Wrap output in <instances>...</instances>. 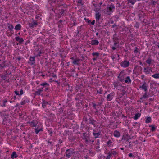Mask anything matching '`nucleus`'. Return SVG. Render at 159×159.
Listing matches in <instances>:
<instances>
[{
	"mask_svg": "<svg viewBox=\"0 0 159 159\" xmlns=\"http://www.w3.org/2000/svg\"><path fill=\"white\" fill-rule=\"evenodd\" d=\"M101 16V14L99 12L96 13L95 14V18L97 22H98L99 21Z\"/></svg>",
	"mask_w": 159,
	"mask_h": 159,
	"instance_id": "nucleus-22",
	"label": "nucleus"
},
{
	"mask_svg": "<svg viewBox=\"0 0 159 159\" xmlns=\"http://www.w3.org/2000/svg\"><path fill=\"white\" fill-rule=\"evenodd\" d=\"M157 46H158V48H159V45Z\"/></svg>",
	"mask_w": 159,
	"mask_h": 159,
	"instance_id": "nucleus-64",
	"label": "nucleus"
},
{
	"mask_svg": "<svg viewBox=\"0 0 159 159\" xmlns=\"http://www.w3.org/2000/svg\"><path fill=\"white\" fill-rule=\"evenodd\" d=\"M18 156V155L15 152H13L12 154L11 155V158L13 159L17 158Z\"/></svg>",
	"mask_w": 159,
	"mask_h": 159,
	"instance_id": "nucleus-25",
	"label": "nucleus"
},
{
	"mask_svg": "<svg viewBox=\"0 0 159 159\" xmlns=\"http://www.w3.org/2000/svg\"><path fill=\"white\" fill-rule=\"evenodd\" d=\"M40 85L43 87V88H45V90H47L48 89V87L49 84L48 83L46 82H43L42 83L40 84Z\"/></svg>",
	"mask_w": 159,
	"mask_h": 159,
	"instance_id": "nucleus-16",
	"label": "nucleus"
},
{
	"mask_svg": "<svg viewBox=\"0 0 159 159\" xmlns=\"http://www.w3.org/2000/svg\"><path fill=\"white\" fill-rule=\"evenodd\" d=\"M129 64V62L128 61L125 60L122 61L121 63V66L124 68L128 67Z\"/></svg>",
	"mask_w": 159,
	"mask_h": 159,
	"instance_id": "nucleus-8",
	"label": "nucleus"
},
{
	"mask_svg": "<svg viewBox=\"0 0 159 159\" xmlns=\"http://www.w3.org/2000/svg\"><path fill=\"white\" fill-rule=\"evenodd\" d=\"M139 87L140 88H141L142 90H144L145 92L147 90V84L145 82H144L142 86H140Z\"/></svg>",
	"mask_w": 159,
	"mask_h": 159,
	"instance_id": "nucleus-17",
	"label": "nucleus"
},
{
	"mask_svg": "<svg viewBox=\"0 0 159 159\" xmlns=\"http://www.w3.org/2000/svg\"><path fill=\"white\" fill-rule=\"evenodd\" d=\"M97 93H99L100 94H101L102 93V90L101 89L99 90H98L97 91Z\"/></svg>",
	"mask_w": 159,
	"mask_h": 159,
	"instance_id": "nucleus-44",
	"label": "nucleus"
},
{
	"mask_svg": "<svg viewBox=\"0 0 159 159\" xmlns=\"http://www.w3.org/2000/svg\"><path fill=\"white\" fill-rule=\"evenodd\" d=\"M92 55L93 56H96L98 57L99 56V54L97 52H93L92 53Z\"/></svg>",
	"mask_w": 159,
	"mask_h": 159,
	"instance_id": "nucleus-39",
	"label": "nucleus"
},
{
	"mask_svg": "<svg viewBox=\"0 0 159 159\" xmlns=\"http://www.w3.org/2000/svg\"><path fill=\"white\" fill-rule=\"evenodd\" d=\"M151 118L150 117L147 116L146 117V120H145V123H148L151 122Z\"/></svg>",
	"mask_w": 159,
	"mask_h": 159,
	"instance_id": "nucleus-32",
	"label": "nucleus"
},
{
	"mask_svg": "<svg viewBox=\"0 0 159 159\" xmlns=\"http://www.w3.org/2000/svg\"><path fill=\"white\" fill-rule=\"evenodd\" d=\"M121 149L122 150H123L124 149V148H121Z\"/></svg>",
	"mask_w": 159,
	"mask_h": 159,
	"instance_id": "nucleus-61",
	"label": "nucleus"
},
{
	"mask_svg": "<svg viewBox=\"0 0 159 159\" xmlns=\"http://www.w3.org/2000/svg\"><path fill=\"white\" fill-rule=\"evenodd\" d=\"M152 62V60L150 59H148L146 61V62L147 63L149 64H151Z\"/></svg>",
	"mask_w": 159,
	"mask_h": 159,
	"instance_id": "nucleus-38",
	"label": "nucleus"
},
{
	"mask_svg": "<svg viewBox=\"0 0 159 159\" xmlns=\"http://www.w3.org/2000/svg\"><path fill=\"white\" fill-rule=\"evenodd\" d=\"M117 152L116 151H115L113 149H112L108 153L107 155H109L111 157V156H114L117 155Z\"/></svg>",
	"mask_w": 159,
	"mask_h": 159,
	"instance_id": "nucleus-10",
	"label": "nucleus"
},
{
	"mask_svg": "<svg viewBox=\"0 0 159 159\" xmlns=\"http://www.w3.org/2000/svg\"><path fill=\"white\" fill-rule=\"evenodd\" d=\"M149 127H151V131L152 132H153L155 131L156 129V127H155L154 125H149Z\"/></svg>",
	"mask_w": 159,
	"mask_h": 159,
	"instance_id": "nucleus-33",
	"label": "nucleus"
},
{
	"mask_svg": "<svg viewBox=\"0 0 159 159\" xmlns=\"http://www.w3.org/2000/svg\"><path fill=\"white\" fill-rule=\"evenodd\" d=\"M64 12V10H61V11L60 12V13L61 15H63Z\"/></svg>",
	"mask_w": 159,
	"mask_h": 159,
	"instance_id": "nucleus-46",
	"label": "nucleus"
},
{
	"mask_svg": "<svg viewBox=\"0 0 159 159\" xmlns=\"http://www.w3.org/2000/svg\"><path fill=\"white\" fill-rule=\"evenodd\" d=\"M115 93L114 92H111L110 94L107 95L106 99L107 101H111L114 98Z\"/></svg>",
	"mask_w": 159,
	"mask_h": 159,
	"instance_id": "nucleus-3",
	"label": "nucleus"
},
{
	"mask_svg": "<svg viewBox=\"0 0 159 159\" xmlns=\"http://www.w3.org/2000/svg\"><path fill=\"white\" fill-rule=\"evenodd\" d=\"M141 115V113H137L135 115L133 118L134 120H137L140 117Z\"/></svg>",
	"mask_w": 159,
	"mask_h": 159,
	"instance_id": "nucleus-28",
	"label": "nucleus"
},
{
	"mask_svg": "<svg viewBox=\"0 0 159 159\" xmlns=\"http://www.w3.org/2000/svg\"><path fill=\"white\" fill-rule=\"evenodd\" d=\"M129 2L132 5L134 4L136 2V0H128Z\"/></svg>",
	"mask_w": 159,
	"mask_h": 159,
	"instance_id": "nucleus-35",
	"label": "nucleus"
},
{
	"mask_svg": "<svg viewBox=\"0 0 159 159\" xmlns=\"http://www.w3.org/2000/svg\"><path fill=\"white\" fill-rule=\"evenodd\" d=\"M116 27V24H114L112 25L113 28H115V27Z\"/></svg>",
	"mask_w": 159,
	"mask_h": 159,
	"instance_id": "nucleus-56",
	"label": "nucleus"
},
{
	"mask_svg": "<svg viewBox=\"0 0 159 159\" xmlns=\"http://www.w3.org/2000/svg\"><path fill=\"white\" fill-rule=\"evenodd\" d=\"M7 102V99H5L2 101H1L0 105L2 107H5L6 106V104Z\"/></svg>",
	"mask_w": 159,
	"mask_h": 159,
	"instance_id": "nucleus-21",
	"label": "nucleus"
},
{
	"mask_svg": "<svg viewBox=\"0 0 159 159\" xmlns=\"http://www.w3.org/2000/svg\"><path fill=\"white\" fill-rule=\"evenodd\" d=\"M96 104H95V103H93V107L94 108H96Z\"/></svg>",
	"mask_w": 159,
	"mask_h": 159,
	"instance_id": "nucleus-54",
	"label": "nucleus"
},
{
	"mask_svg": "<svg viewBox=\"0 0 159 159\" xmlns=\"http://www.w3.org/2000/svg\"><path fill=\"white\" fill-rule=\"evenodd\" d=\"M125 75L124 73L121 71L118 76L119 80L121 82H123Z\"/></svg>",
	"mask_w": 159,
	"mask_h": 159,
	"instance_id": "nucleus-6",
	"label": "nucleus"
},
{
	"mask_svg": "<svg viewBox=\"0 0 159 159\" xmlns=\"http://www.w3.org/2000/svg\"><path fill=\"white\" fill-rule=\"evenodd\" d=\"M10 103H11L12 102V101H10Z\"/></svg>",
	"mask_w": 159,
	"mask_h": 159,
	"instance_id": "nucleus-63",
	"label": "nucleus"
},
{
	"mask_svg": "<svg viewBox=\"0 0 159 159\" xmlns=\"http://www.w3.org/2000/svg\"><path fill=\"white\" fill-rule=\"evenodd\" d=\"M124 82L125 83L128 84L130 83L131 82V80L129 76H127L125 78V79H124Z\"/></svg>",
	"mask_w": 159,
	"mask_h": 159,
	"instance_id": "nucleus-20",
	"label": "nucleus"
},
{
	"mask_svg": "<svg viewBox=\"0 0 159 159\" xmlns=\"http://www.w3.org/2000/svg\"><path fill=\"white\" fill-rule=\"evenodd\" d=\"M49 3L52 7H54L55 5L57 4L58 3V0H49Z\"/></svg>",
	"mask_w": 159,
	"mask_h": 159,
	"instance_id": "nucleus-14",
	"label": "nucleus"
},
{
	"mask_svg": "<svg viewBox=\"0 0 159 159\" xmlns=\"http://www.w3.org/2000/svg\"><path fill=\"white\" fill-rule=\"evenodd\" d=\"M42 106L43 107H48L50 104L47 102L44 101L43 102L42 104Z\"/></svg>",
	"mask_w": 159,
	"mask_h": 159,
	"instance_id": "nucleus-26",
	"label": "nucleus"
},
{
	"mask_svg": "<svg viewBox=\"0 0 159 159\" xmlns=\"http://www.w3.org/2000/svg\"><path fill=\"white\" fill-rule=\"evenodd\" d=\"M89 43L92 45H98L99 43L98 40H90Z\"/></svg>",
	"mask_w": 159,
	"mask_h": 159,
	"instance_id": "nucleus-24",
	"label": "nucleus"
},
{
	"mask_svg": "<svg viewBox=\"0 0 159 159\" xmlns=\"http://www.w3.org/2000/svg\"><path fill=\"white\" fill-rule=\"evenodd\" d=\"M23 91L22 89H21L20 90V95H22L23 94Z\"/></svg>",
	"mask_w": 159,
	"mask_h": 159,
	"instance_id": "nucleus-45",
	"label": "nucleus"
},
{
	"mask_svg": "<svg viewBox=\"0 0 159 159\" xmlns=\"http://www.w3.org/2000/svg\"><path fill=\"white\" fill-rule=\"evenodd\" d=\"M38 25V23L36 21L33 20L32 22L29 24V26L31 28L36 27Z\"/></svg>",
	"mask_w": 159,
	"mask_h": 159,
	"instance_id": "nucleus-13",
	"label": "nucleus"
},
{
	"mask_svg": "<svg viewBox=\"0 0 159 159\" xmlns=\"http://www.w3.org/2000/svg\"><path fill=\"white\" fill-rule=\"evenodd\" d=\"M97 58V57H94L93 58V61H95V60H96Z\"/></svg>",
	"mask_w": 159,
	"mask_h": 159,
	"instance_id": "nucleus-55",
	"label": "nucleus"
},
{
	"mask_svg": "<svg viewBox=\"0 0 159 159\" xmlns=\"http://www.w3.org/2000/svg\"><path fill=\"white\" fill-rule=\"evenodd\" d=\"M117 35V34L116 33H115V34L113 35V39H114L116 40V36Z\"/></svg>",
	"mask_w": 159,
	"mask_h": 159,
	"instance_id": "nucleus-47",
	"label": "nucleus"
},
{
	"mask_svg": "<svg viewBox=\"0 0 159 159\" xmlns=\"http://www.w3.org/2000/svg\"><path fill=\"white\" fill-rule=\"evenodd\" d=\"M107 145L108 147H112L113 146V144L111 140H109L107 142Z\"/></svg>",
	"mask_w": 159,
	"mask_h": 159,
	"instance_id": "nucleus-27",
	"label": "nucleus"
},
{
	"mask_svg": "<svg viewBox=\"0 0 159 159\" xmlns=\"http://www.w3.org/2000/svg\"><path fill=\"white\" fill-rule=\"evenodd\" d=\"M28 63L31 65L34 64L35 63V57H30L29 59Z\"/></svg>",
	"mask_w": 159,
	"mask_h": 159,
	"instance_id": "nucleus-9",
	"label": "nucleus"
},
{
	"mask_svg": "<svg viewBox=\"0 0 159 159\" xmlns=\"http://www.w3.org/2000/svg\"><path fill=\"white\" fill-rule=\"evenodd\" d=\"M44 52L42 49V48H39L38 50H35V54L37 56H40L41 54Z\"/></svg>",
	"mask_w": 159,
	"mask_h": 159,
	"instance_id": "nucleus-12",
	"label": "nucleus"
},
{
	"mask_svg": "<svg viewBox=\"0 0 159 159\" xmlns=\"http://www.w3.org/2000/svg\"><path fill=\"white\" fill-rule=\"evenodd\" d=\"M16 40H20V38L18 36H17L15 37Z\"/></svg>",
	"mask_w": 159,
	"mask_h": 159,
	"instance_id": "nucleus-52",
	"label": "nucleus"
},
{
	"mask_svg": "<svg viewBox=\"0 0 159 159\" xmlns=\"http://www.w3.org/2000/svg\"><path fill=\"white\" fill-rule=\"evenodd\" d=\"M14 93H15V94H16V95H18V96L20 95V93H19V91H17L16 90H15L14 91Z\"/></svg>",
	"mask_w": 159,
	"mask_h": 159,
	"instance_id": "nucleus-40",
	"label": "nucleus"
},
{
	"mask_svg": "<svg viewBox=\"0 0 159 159\" xmlns=\"http://www.w3.org/2000/svg\"><path fill=\"white\" fill-rule=\"evenodd\" d=\"M62 22H63L62 20H60L58 23H61Z\"/></svg>",
	"mask_w": 159,
	"mask_h": 159,
	"instance_id": "nucleus-53",
	"label": "nucleus"
},
{
	"mask_svg": "<svg viewBox=\"0 0 159 159\" xmlns=\"http://www.w3.org/2000/svg\"><path fill=\"white\" fill-rule=\"evenodd\" d=\"M113 135L114 137L117 138H118L120 136V133L117 130H115L114 131Z\"/></svg>",
	"mask_w": 159,
	"mask_h": 159,
	"instance_id": "nucleus-23",
	"label": "nucleus"
},
{
	"mask_svg": "<svg viewBox=\"0 0 159 159\" xmlns=\"http://www.w3.org/2000/svg\"><path fill=\"white\" fill-rule=\"evenodd\" d=\"M30 126L31 127H36L38 123V122L37 120H34L32 121H29L28 122Z\"/></svg>",
	"mask_w": 159,
	"mask_h": 159,
	"instance_id": "nucleus-5",
	"label": "nucleus"
},
{
	"mask_svg": "<svg viewBox=\"0 0 159 159\" xmlns=\"http://www.w3.org/2000/svg\"><path fill=\"white\" fill-rule=\"evenodd\" d=\"M35 132L36 134L40 131H42L43 130V126L42 124H38L37 128H35Z\"/></svg>",
	"mask_w": 159,
	"mask_h": 159,
	"instance_id": "nucleus-4",
	"label": "nucleus"
},
{
	"mask_svg": "<svg viewBox=\"0 0 159 159\" xmlns=\"http://www.w3.org/2000/svg\"><path fill=\"white\" fill-rule=\"evenodd\" d=\"M43 91V88H42L37 89L35 91V94L36 95H39Z\"/></svg>",
	"mask_w": 159,
	"mask_h": 159,
	"instance_id": "nucleus-18",
	"label": "nucleus"
},
{
	"mask_svg": "<svg viewBox=\"0 0 159 159\" xmlns=\"http://www.w3.org/2000/svg\"><path fill=\"white\" fill-rule=\"evenodd\" d=\"M82 1V0H78V3L81 4Z\"/></svg>",
	"mask_w": 159,
	"mask_h": 159,
	"instance_id": "nucleus-49",
	"label": "nucleus"
},
{
	"mask_svg": "<svg viewBox=\"0 0 159 159\" xmlns=\"http://www.w3.org/2000/svg\"><path fill=\"white\" fill-rule=\"evenodd\" d=\"M144 77H145V76L143 75H142L141 76V78L143 79L144 78Z\"/></svg>",
	"mask_w": 159,
	"mask_h": 159,
	"instance_id": "nucleus-51",
	"label": "nucleus"
},
{
	"mask_svg": "<svg viewBox=\"0 0 159 159\" xmlns=\"http://www.w3.org/2000/svg\"><path fill=\"white\" fill-rule=\"evenodd\" d=\"M20 43L22 42L23 41V40H20Z\"/></svg>",
	"mask_w": 159,
	"mask_h": 159,
	"instance_id": "nucleus-60",
	"label": "nucleus"
},
{
	"mask_svg": "<svg viewBox=\"0 0 159 159\" xmlns=\"http://www.w3.org/2000/svg\"><path fill=\"white\" fill-rule=\"evenodd\" d=\"M20 40H23V39L22 38H21L20 39Z\"/></svg>",
	"mask_w": 159,
	"mask_h": 159,
	"instance_id": "nucleus-62",
	"label": "nucleus"
},
{
	"mask_svg": "<svg viewBox=\"0 0 159 159\" xmlns=\"http://www.w3.org/2000/svg\"><path fill=\"white\" fill-rule=\"evenodd\" d=\"M95 20H93L92 21V22H91L90 23H91V24L92 25H94L95 24Z\"/></svg>",
	"mask_w": 159,
	"mask_h": 159,
	"instance_id": "nucleus-48",
	"label": "nucleus"
},
{
	"mask_svg": "<svg viewBox=\"0 0 159 159\" xmlns=\"http://www.w3.org/2000/svg\"><path fill=\"white\" fill-rule=\"evenodd\" d=\"M75 155V152L73 149H70L66 150L65 153V156L66 157L69 158L71 157H74Z\"/></svg>",
	"mask_w": 159,
	"mask_h": 159,
	"instance_id": "nucleus-2",
	"label": "nucleus"
},
{
	"mask_svg": "<svg viewBox=\"0 0 159 159\" xmlns=\"http://www.w3.org/2000/svg\"><path fill=\"white\" fill-rule=\"evenodd\" d=\"M21 27V25L19 24H18L15 26V29L16 30H20Z\"/></svg>",
	"mask_w": 159,
	"mask_h": 159,
	"instance_id": "nucleus-31",
	"label": "nucleus"
},
{
	"mask_svg": "<svg viewBox=\"0 0 159 159\" xmlns=\"http://www.w3.org/2000/svg\"><path fill=\"white\" fill-rule=\"evenodd\" d=\"M148 97V95L146 94H144L142 97L141 98V99H142L143 98H146Z\"/></svg>",
	"mask_w": 159,
	"mask_h": 159,
	"instance_id": "nucleus-36",
	"label": "nucleus"
},
{
	"mask_svg": "<svg viewBox=\"0 0 159 159\" xmlns=\"http://www.w3.org/2000/svg\"><path fill=\"white\" fill-rule=\"evenodd\" d=\"M112 49L113 50H115V49H116V48L115 47H112Z\"/></svg>",
	"mask_w": 159,
	"mask_h": 159,
	"instance_id": "nucleus-58",
	"label": "nucleus"
},
{
	"mask_svg": "<svg viewBox=\"0 0 159 159\" xmlns=\"http://www.w3.org/2000/svg\"><path fill=\"white\" fill-rule=\"evenodd\" d=\"M111 157H109V155H107L106 159H110Z\"/></svg>",
	"mask_w": 159,
	"mask_h": 159,
	"instance_id": "nucleus-50",
	"label": "nucleus"
},
{
	"mask_svg": "<svg viewBox=\"0 0 159 159\" xmlns=\"http://www.w3.org/2000/svg\"><path fill=\"white\" fill-rule=\"evenodd\" d=\"M152 77L155 79H159V73L154 74L152 75Z\"/></svg>",
	"mask_w": 159,
	"mask_h": 159,
	"instance_id": "nucleus-30",
	"label": "nucleus"
},
{
	"mask_svg": "<svg viewBox=\"0 0 159 159\" xmlns=\"http://www.w3.org/2000/svg\"><path fill=\"white\" fill-rule=\"evenodd\" d=\"M134 27L137 28H139V23L137 22H136V24H135Z\"/></svg>",
	"mask_w": 159,
	"mask_h": 159,
	"instance_id": "nucleus-42",
	"label": "nucleus"
},
{
	"mask_svg": "<svg viewBox=\"0 0 159 159\" xmlns=\"http://www.w3.org/2000/svg\"><path fill=\"white\" fill-rule=\"evenodd\" d=\"M113 84L114 87L118 90H120L121 89L122 86L121 84L119 82H114Z\"/></svg>",
	"mask_w": 159,
	"mask_h": 159,
	"instance_id": "nucleus-7",
	"label": "nucleus"
},
{
	"mask_svg": "<svg viewBox=\"0 0 159 159\" xmlns=\"http://www.w3.org/2000/svg\"><path fill=\"white\" fill-rule=\"evenodd\" d=\"M71 59H72V60H74V59H74V57H71Z\"/></svg>",
	"mask_w": 159,
	"mask_h": 159,
	"instance_id": "nucleus-59",
	"label": "nucleus"
},
{
	"mask_svg": "<svg viewBox=\"0 0 159 159\" xmlns=\"http://www.w3.org/2000/svg\"><path fill=\"white\" fill-rule=\"evenodd\" d=\"M106 14L107 15H110L114 11L115 6L112 3L107 6L106 7Z\"/></svg>",
	"mask_w": 159,
	"mask_h": 159,
	"instance_id": "nucleus-1",
	"label": "nucleus"
},
{
	"mask_svg": "<svg viewBox=\"0 0 159 159\" xmlns=\"http://www.w3.org/2000/svg\"><path fill=\"white\" fill-rule=\"evenodd\" d=\"M93 134L95 138H98L99 136L100 135V132H98L97 133H96L95 132H94L93 133Z\"/></svg>",
	"mask_w": 159,
	"mask_h": 159,
	"instance_id": "nucleus-29",
	"label": "nucleus"
},
{
	"mask_svg": "<svg viewBox=\"0 0 159 159\" xmlns=\"http://www.w3.org/2000/svg\"><path fill=\"white\" fill-rule=\"evenodd\" d=\"M30 101L26 97H24L23 98L20 102V104L21 105H24L26 103L29 102Z\"/></svg>",
	"mask_w": 159,
	"mask_h": 159,
	"instance_id": "nucleus-11",
	"label": "nucleus"
},
{
	"mask_svg": "<svg viewBox=\"0 0 159 159\" xmlns=\"http://www.w3.org/2000/svg\"><path fill=\"white\" fill-rule=\"evenodd\" d=\"M77 25V24L76 23H75V22H74L73 23V26H75Z\"/></svg>",
	"mask_w": 159,
	"mask_h": 159,
	"instance_id": "nucleus-57",
	"label": "nucleus"
},
{
	"mask_svg": "<svg viewBox=\"0 0 159 159\" xmlns=\"http://www.w3.org/2000/svg\"><path fill=\"white\" fill-rule=\"evenodd\" d=\"M128 156L129 157L131 158V157H134L135 158V156H134L133 154L132 153H130L128 154Z\"/></svg>",
	"mask_w": 159,
	"mask_h": 159,
	"instance_id": "nucleus-37",
	"label": "nucleus"
},
{
	"mask_svg": "<svg viewBox=\"0 0 159 159\" xmlns=\"http://www.w3.org/2000/svg\"><path fill=\"white\" fill-rule=\"evenodd\" d=\"M84 19L86 22H87V23H88L89 24L90 23L91 20H89V19H86V18H85Z\"/></svg>",
	"mask_w": 159,
	"mask_h": 159,
	"instance_id": "nucleus-41",
	"label": "nucleus"
},
{
	"mask_svg": "<svg viewBox=\"0 0 159 159\" xmlns=\"http://www.w3.org/2000/svg\"><path fill=\"white\" fill-rule=\"evenodd\" d=\"M7 26L8 29L11 31L14 28V27L12 25L7 23Z\"/></svg>",
	"mask_w": 159,
	"mask_h": 159,
	"instance_id": "nucleus-34",
	"label": "nucleus"
},
{
	"mask_svg": "<svg viewBox=\"0 0 159 159\" xmlns=\"http://www.w3.org/2000/svg\"><path fill=\"white\" fill-rule=\"evenodd\" d=\"M81 60L79 58H76L72 61V63L74 65H79Z\"/></svg>",
	"mask_w": 159,
	"mask_h": 159,
	"instance_id": "nucleus-19",
	"label": "nucleus"
},
{
	"mask_svg": "<svg viewBox=\"0 0 159 159\" xmlns=\"http://www.w3.org/2000/svg\"><path fill=\"white\" fill-rule=\"evenodd\" d=\"M151 71V68L150 67H147L144 68L143 71L146 74H149Z\"/></svg>",
	"mask_w": 159,
	"mask_h": 159,
	"instance_id": "nucleus-15",
	"label": "nucleus"
},
{
	"mask_svg": "<svg viewBox=\"0 0 159 159\" xmlns=\"http://www.w3.org/2000/svg\"><path fill=\"white\" fill-rule=\"evenodd\" d=\"M134 53L136 54L139 53V51L136 49L134 50Z\"/></svg>",
	"mask_w": 159,
	"mask_h": 159,
	"instance_id": "nucleus-43",
	"label": "nucleus"
}]
</instances>
